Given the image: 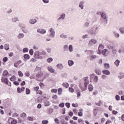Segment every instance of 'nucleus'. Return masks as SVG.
I'll list each match as a JSON object with an SVG mask.
<instances>
[{
    "mask_svg": "<svg viewBox=\"0 0 124 124\" xmlns=\"http://www.w3.org/2000/svg\"><path fill=\"white\" fill-rule=\"evenodd\" d=\"M31 93V90L29 88L26 89V94H30Z\"/></svg>",
    "mask_w": 124,
    "mask_h": 124,
    "instance_id": "ea45409f",
    "label": "nucleus"
},
{
    "mask_svg": "<svg viewBox=\"0 0 124 124\" xmlns=\"http://www.w3.org/2000/svg\"><path fill=\"white\" fill-rule=\"evenodd\" d=\"M25 37V35L23 33H20L18 34L17 36L18 39H22V38H24Z\"/></svg>",
    "mask_w": 124,
    "mask_h": 124,
    "instance_id": "ddd939ff",
    "label": "nucleus"
},
{
    "mask_svg": "<svg viewBox=\"0 0 124 124\" xmlns=\"http://www.w3.org/2000/svg\"><path fill=\"white\" fill-rule=\"evenodd\" d=\"M29 23H30V24L34 25V24L37 23V20H36V19H35V18H31L29 20Z\"/></svg>",
    "mask_w": 124,
    "mask_h": 124,
    "instance_id": "1a4fd4ad",
    "label": "nucleus"
},
{
    "mask_svg": "<svg viewBox=\"0 0 124 124\" xmlns=\"http://www.w3.org/2000/svg\"><path fill=\"white\" fill-rule=\"evenodd\" d=\"M11 21L13 23H16V22H19V18H18V16H15L12 18Z\"/></svg>",
    "mask_w": 124,
    "mask_h": 124,
    "instance_id": "9b49d317",
    "label": "nucleus"
},
{
    "mask_svg": "<svg viewBox=\"0 0 124 124\" xmlns=\"http://www.w3.org/2000/svg\"><path fill=\"white\" fill-rule=\"evenodd\" d=\"M59 107L61 108H63L64 107V103L62 102L59 104Z\"/></svg>",
    "mask_w": 124,
    "mask_h": 124,
    "instance_id": "8fccbe9b",
    "label": "nucleus"
},
{
    "mask_svg": "<svg viewBox=\"0 0 124 124\" xmlns=\"http://www.w3.org/2000/svg\"><path fill=\"white\" fill-rule=\"evenodd\" d=\"M100 24H103L106 25L108 23V19H105V18H100Z\"/></svg>",
    "mask_w": 124,
    "mask_h": 124,
    "instance_id": "423d86ee",
    "label": "nucleus"
},
{
    "mask_svg": "<svg viewBox=\"0 0 124 124\" xmlns=\"http://www.w3.org/2000/svg\"><path fill=\"white\" fill-rule=\"evenodd\" d=\"M49 32L50 33L48 35V37L50 38H54L55 37V34L56 32H55V30L53 28H50L49 29Z\"/></svg>",
    "mask_w": 124,
    "mask_h": 124,
    "instance_id": "f03ea898",
    "label": "nucleus"
},
{
    "mask_svg": "<svg viewBox=\"0 0 124 124\" xmlns=\"http://www.w3.org/2000/svg\"><path fill=\"white\" fill-rule=\"evenodd\" d=\"M37 31L41 34H45L46 33V30L43 29H37Z\"/></svg>",
    "mask_w": 124,
    "mask_h": 124,
    "instance_id": "0eeeda50",
    "label": "nucleus"
},
{
    "mask_svg": "<svg viewBox=\"0 0 124 124\" xmlns=\"http://www.w3.org/2000/svg\"><path fill=\"white\" fill-rule=\"evenodd\" d=\"M7 60H8V58H7V57H4V58H3V62H7Z\"/></svg>",
    "mask_w": 124,
    "mask_h": 124,
    "instance_id": "e2e57ef3",
    "label": "nucleus"
},
{
    "mask_svg": "<svg viewBox=\"0 0 124 124\" xmlns=\"http://www.w3.org/2000/svg\"><path fill=\"white\" fill-rule=\"evenodd\" d=\"M22 31L24 33H28V32H29V30H28L26 27L22 29Z\"/></svg>",
    "mask_w": 124,
    "mask_h": 124,
    "instance_id": "7c9ffc66",
    "label": "nucleus"
},
{
    "mask_svg": "<svg viewBox=\"0 0 124 124\" xmlns=\"http://www.w3.org/2000/svg\"><path fill=\"white\" fill-rule=\"evenodd\" d=\"M100 14H101V17L102 18V19L108 20V17H107V15L106 14L105 12H101Z\"/></svg>",
    "mask_w": 124,
    "mask_h": 124,
    "instance_id": "39448f33",
    "label": "nucleus"
},
{
    "mask_svg": "<svg viewBox=\"0 0 124 124\" xmlns=\"http://www.w3.org/2000/svg\"><path fill=\"white\" fill-rule=\"evenodd\" d=\"M65 18V14L62 13L61 14V16L57 19V21H60V20H64Z\"/></svg>",
    "mask_w": 124,
    "mask_h": 124,
    "instance_id": "9d476101",
    "label": "nucleus"
},
{
    "mask_svg": "<svg viewBox=\"0 0 124 124\" xmlns=\"http://www.w3.org/2000/svg\"><path fill=\"white\" fill-rule=\"evenodd\" d=\"M107 52V49H104L102 50L101 54H102V55H106Z\"/></svg>",
    "mask_w": 124,
    "mask_h": 124,
    "instance_id": "49530a36",
    "label": "nucleus"
},
{
    "mask_svg": "<svg viewBox=\"0 0 124 124\" xmlns=\"http://www.w3.org/2000/svg\"><path fill=\"white\" fill-rule=\"evenodd\" d=\"M84 52H85V53H87V55H93V50H85Z\"/></svg>",
    "mask_w": 124,
    "mask_h": 124,
    "instance_id": "6ab92c4d",
    "label": "nucleus"
},
{
    "mask_svg": "<svg viewBox=\"0 0 124 124\" xmlns=\"http://www.w3.org/2000/svg\"><path fill=\"white\" fill-rule=\"evenodd\" d=\"M19 66V62H16L14 63V67H18Z\"/></svg>",
    "mask_w": 124,
    "mask_h": 124,
    "instance_id": "bf43d9fd",
    "label": "nucleus"
},
{
    "mask_svg": "<svg viewBox=\"0 0 124 124\" xmlns=\"http://www.w3.org/2000/svg\"><path fill=\"white\" fill-rule=\"evenodd\" d=\"M68 64L69 66H72L74 64V62L72 60H69L68 61Z\"/></svg>",
    "mask_w": 124,
    "mask_h": 124,
    "instance_id": "a211bd4d",
    "label": "nucleus"
},
{
    "mask_svg": "<svg viewBox=\"0 0 124 124\" xmlns=\"http://www.w3.org/2000/svg\"><path fill=\"white\" fill-rule=\"evenodd\" d=\"M62 86H63V87H64L65 88H68L69 87V84H68V83L67 82H63L62 83Z\"/></svg>",
    "mask_w": 124,
    "mask_h": 124,
    "instance_id": "2f4dec72",
    "label": "nucleus"
},
{
    "mask_svg": "<svg viewBox=\"0 0 124 124\" xmlns=\"http://www.w3.org/2000/svg\"><path fill=\"white\" fill-rule=\"evenodd\" d=\"M44 3H49V0H42Z\"/></svg>",
    "mask_w": 124,
    "mask_h": 124,
    "instance_id": "69168bd1",
    "label": "nucleus"
},
{
    "mask_svg": "<svg viewBox=\"0 0 124 124\" xmlns=\"http://www.w3.org/2000/svg\"><path fill=\"white\" fill-rule=\"evenodd\" d=\"M47 62H49V63L50 62H53V58H49L48 59H47Z\"/></svg>",
    "mask_w": 124,
    "mask_h": 124,
    "instance_id": "a18cd8bd",
    "label": "nucleus"
},
{
    "mask_svg": "<svg viewBox=\"0 0 124 124\" xmlns=\"http://www.w3.org/2000/svg\"><path fill=\"white\" fill-rule=\"evenodd\" d=\"M93 81V83H94V84H96V83H97V82H98V77H97V76H95L94 77Z\"/></svg>",
    "mask_w": 124,
    "mask_h": 124,
    "instance_id": "aec40b11",
    "label": "nucleus"
},
{
    "mask_svg": "<svg viewBox=\"0 0 124 124\" xmlns=\"http://www.w3.org/2000/svg\"><path fill=\"white\" fill-rule=\"evenodd\" d=\"M95 76V75L94 74H92L90 76V82H92V81H93V78Z\"/></svg>",
    "mask_w": 124,
    "mask_h": 124,
    "instance_id": "c756f323",
    "label": "nucleus"
},
{
    "mask_svg": "<svg viewBox=\"0 0 124 124\" xmlns=\"http://www.w3.org/2000/svg\"><path fill=\"white\" fill-rule=\"evenodd\" d=\"M1 82H4L5 84L8 85V78H4L3 77L1 78Z\"/></svg>",
    "mask_w": 124,
    "mask_h": 124,
    "instance_id": "f8f14e48",
    "label": "nucleus"
},
{
    "mask_svg": "<svg viewBox=\"0 0 124 124\" xmlns=\"http://www.w3.org/2000/svg\"><path fill=\"white\" fill-rule=\"evenodd\" d=\"M61 123L62 124H67V122H65L64 119H62Z\"/></svg>",
    "mask_w": 124,
    "mask_h": 124,
    "instance_id": "5fc2aeb1",
    "label": "nucleus"
},
{
    "mask_svg": "<svg viewBox=\"0 0 124 124\" xmlns=\"http://www.w3.org/2000/svg\"><path fill=\"white\" fill-rule=\"evenodd\" d=\"M17 121L13 120L11 122V124H17Z\"/></svg>",
    "mask_w": 124,
    "mask_h": 124,
    "instance_id": "774afa93",
    "label": "nucleus"
},
{
    "mask_svg": "<svg viewBox=\"0 0 124 124\" xmlns=\"http://www.w3.org/2000/svg\"><path fill=\"white\" fill-rule=\"evenodd\" d=\"M69 91L70 93H74V89L71 87L69 88Z\"/></svg>",
    "mask_w": 124,
    "mask_h": 124,
    "instance_id": "4d7b16f0",
    "label": "nucleus"
},
{
    "mask_svg": "<svg viewBox=\"0 0 124 124\" xmlns=\"http://www.w3.org/2000/svg\"><path fill=\"white\" fill-rule=\"evenodd\" d=\"M102 72L103 74H105V75H110V71L108 70H104Z\"/></svg>",
    "mask_w": 124,
    "mask_h": 124,
    "instance_id": "f3484780",
    "label": "nucleus"
},
{
    "mask_svg": "<svg viewBox=\"0 0 124 124\" xmlns=\"http://www.w3.org/2000/svg\"><path fill=\"white\" fill-rule=\"evenodd\" d=\"M8 75V72L7 71H4L3 73V76H7Z\"/></svg>",
    "mask_w": 124,
    "mask_h": 124,
    "instance_id": "603ef678",
    "label": "nucleus"
},
{
    "mask_svg": "<svg viewBox=\"0 0 124 124\" xmlns=\"http://www.w3.org/2000/svg\"><path fill=\"white\" fill-rule=\"evenodd\" d=\"M29 54H30L31 56H32V55H33V49H31L29 50Z\"/></svg>",
    "mask_w": 124,
    "mask_h": 124,
    "instance_id": "864d4df0",
    "label": "nucleus"
},
{
    "mask_svg": "<svg viewBox=\"0 0 124 124\" xmlns=\"http://www.w3.org/2000/svg\"><path fill=\"white\" fill-rule=\"evenodd\" d=\"M118 78L119 79H123L124 78V74L122 72L120 73L119 75H118Z\"/></svg>",
    "mask_w": 124,
    "mask_h": 124,
    "instance_id": "4be33fe9",
    "label": "nucleus"
},
{
    "mask_svg": "<svg viewBox=\"0 0 124 124\" xmlns=\"http://www.w3.org/2000/svg\"><path fill=\"white\" fill-rule=\"evenodd\" d=\"M17 91L18 93H22V90H21V88H20V87L17 88Z\"/></svg>",
    "mask_w": 124,
    "mask_h": 124,
    "instance_id": "052dcab7",
    "label": "nucleus"
},
{
    "mask_svg": "<svg viewBox=\"0 0 124 124\" xmlns=\"http://www.w3.org/2000/svg\"><path fill=\"white\" fill-rule=\"evenodd\" d=\"M51 92L52 93H58V89H52L51 91Z\"/></svg>",
    "mask_w": 124,
    "mask_h": 124,
    "instance_id": "79ce46f5",
    "label": "nucleus"
},
{
    "mask_svg": "<svg viewBox=\"0 0 124 124\" xmlns=\"http://www.w3.org/2000/svg\"><path fill=\"white\" fill-rule=\"evenodd\" d=\"M120 62H121L120 61V60H116L115 61V62H114V64L115 65H116V66H119V65H120Z\"/></svg>",
    "mask_w": 124,
    "mask_h": 124,
    "instance_id": "cd10ccee",
    "label": "nucleus"
},
{
    "mask_svg": "<svg viewBox=\"0 0 124 124\" xmlns=\"http://www.w3.org/2000/svg\"><path fill=\"white\" fill-rule=\"evenodd\" d=\"M95 72L97 75H101V71L99 69H96L95 70Z\"/></svg>",
    "mask_w": 124,
    "mask_h": 124,
    "instance_id": "a878e982",
    "label": "nucleus"
},
{
    "mask_svg": "<svg viewBox=\"0 0 124 124\" xmlns=\"http://www.w3.org/2000/svg\"><path fill=\"white\" fill-rule=\"evenodd\" d=\"M98 32V27L96 25H93L89 31L88 33L92 36H94Z\"/></svg>",
    "mask_w": 124,
    "mask_h": 124,
    "instance_id": "f257e3e1",
    "label": "nucleus"
},
{
    "mask_svg": "<svg viewBox=\"0 0 124 124\" xmlns=\"http://www.w3.org/2000/svg\"><path fill=\"white\" fill-rule=\"evenodd\" d=\"M18 27H19V28H21V29H24V28L26 27V25L24 23H19L18 24Z\"/></svg>",
    "mask_w": 124,
    "mask_h": 124,
    "instance_id": "c85d7f7f",
    "label": "nucleus"
},
{
    "mask_svg": "<svg viewBox=\"0 0 124 124\" xmlns=\"http://www.w3.org/2000/svg\"><path fill=\"white\" fill-rule=\"evenodd\" d=\"M56 66H57V68H58V69H60V70H62V68H63V65L62 63L58 64L56 65Z\"/></svg>",
    "mask_w": 124,
    "mask_h": 124,
    "instance_id": "dca6fc26",
    "label": "nucleus"
},
{
    "mask_svg": "<svg viewBox=\"0 0 124 124\" xmlns=\"http://www.w3.org/2000/svg\"><path fill=\"white\" fill-rule=\"evenodd\" d=\"M41 71V68L40 67H38V66L36 67L34 70L35 72H37V71H39V72H40V71Z\"/></svg>",
    "mask_w": 124,
    "mask_h": 124,
    "instance_id": "c9c22d12",
    "label": "nucleus"
},
{
    "mask_svg": "<svg viewBox=\"0 0 124 124\" xmlns=\"http://www.w3.org/2000/svg\"><path fill=\"white\" fill-rule=\"evenodd\" d=\"M84 84H89L90 83V81H89V77H86L84 78Z\"/></svg>",
    "mask_w": 124,
    "mask_h": 124,
    "instance_id": "5701e85b",
    "label": "nucleus"
},
{
    "mask_svg": "<svg viewBox=\"0 0 124 124\" xmlns=\"http://www.w3.org/2000/svg\"><path fill=\"white\" fill-rule=\"evenodd\" d=\"M20 116L23 118L27 117V114H26V113L23 112L22 114H20Z\"/></svg>",
    "mask_w": 124,
    "mask_h": 124,
    "instance_id": "6e6d98bb",
    "label": "nucleus"
},
{
    "mask_svg": "<svg viewBox=\"0 0 124 124\" xmlns=\"http://www.w3.org/2000/svg\"><path fill=\"white\" fill-rule=\"evenodd\" d=\"M52 98H53V99H57V98H58V95H53V96H52Z\"/></svg>",
    "mask_w": 124,
    "mask_h": 124,
    "instance_id": "338daca9",
    "label": "nucleus"
},
{
    "mask_svg": "<svg viewBox=\"0 0 124 124\" xmlns=\"http://www.w3.org/2000/svg\"><path fill=\"white\" fill-rule=\"evenodd\" d=\"M83 27L84 28H89L90 27V23L89 22H86L84 24H83Z\"/></svg>",
    "mask_w": 124,
    "mask_h": 124,
    "instance_id": "b1692460",
    "label": "nucleus"
},
{
    "mask_svg": "<svg viewBox=\"0 0 124 124\" xmlns=\"http://www.w3.org/2000/svg\"><path fill=\"white\" fill-rule=\"evenodd\" d=\"M88 90L90 92H93V84L91 83L88 85Z\"/></svg>",
    "mask_w": 124,
    "mask_h": 124,
    "instance_id": "2eb2a0df",
    "label": "nucleus"
},
{
    "mask_svg": "<svg viewBox=\"0 0 124 124\" xmlns=\"http://www.w3.org/2000/svg\"><path fill=\"white\" fill-rule=\"evenodd\" d=\"M113 34L117 38H119V37H120V34L117 33L116 31L113 32Z\"/></svg>",
    "mask_w": 124,
    "mask_h": 124,
    "instance_id": "72a5a7b5",
    "label": "nucleus"
},
{
    "mask_svg": "<svg viewBox=\"0 0 124 124\" xmlns=\"http://www.w3.org/2000/svg\"><path fill=\"white\" fill-rule=\"evenodd\" d=\"M34 58L35 59H43L42 56L40 55L39 51H36L34 53Z\"/></svg>",
    "mask_w": 124,
    "mask_h": 124,
    "instance_id": "7ed1b4c3",
    "label": "nucleus"
},
{
    "mask_svg": "<svg viewBox=\"0 0 124 124\" xmlns=\"http://www.w3.org/2000/svg\"><path fill=\"white\" fill-rule=\"evenodd\" d=\"M24 61H26V60H30V55L29 54H25L24 55Z\"/></svg>",
    "mask_w": 124,
    "mask_h": 124,
    "instance_id": "393cba45",
    "label": "nucleus"
},
{
    "mask_svg": "<svg viewBox=\"0 0 124 124\" xmlns=\"http://www.w3.org/2000/svg\"><path fill=\"white\" fill-rule=\"evenodd\" d=\"M40 55V56H45L46 55V52L43 51L42 52L39 51Z\"/></svg>",
    "mask_w": 124,
    "mask_h": 124,
    "instance_id": "58836bf2",
    "label": "nucleus"
},
{
    "mask_svg": "<svg viewBox=\"0 0 124 124\" xmlns=\"http://www.w3.org/2000/svg\"><path fill=\"white\" fill-rule=\"evenodd\" d=\"M121 33H124V27H121L119 29Z\"/></svg>",
    "mask_w": 124,
    "mask_h": 124,
    "instance_id": "a19ab883",
    "label": "nucleus"
},
{
    "mask_svg": "<svg viewBox=\"0 0 124 124\" xmlns=\"http://www.w3.org/2000/svg\"><path fill=\"white\" fill-rule=\"evenodd\" d=\"M62 93V89L60 88L58 89V94L59 95H61Z\"/></svg>",
    "mask_w": 124,
    "mask_h": 124,
    "instance_id": "4c0bfd02",
    "label": "nucleus"
},
{
    "mask_svg": "<svg viewBox=\"0 0 124 124\" xmlns=\"http://www.w3.org/2000/svg\"><path fill=\"white\" fill-rule=\"evenodd\" d=\"M27 52H29V48L25 47L23 49V53H26Z\"/></svg>",
    "mask_w": 124,
    "mask_h": 124,
    "instance_id": "3c124183",
    "label": "nucleus"
},
{
    "mask_svg": "<svg viewBox=\"0 0 124 124\" xmlns=\"http://www.w3.org/2000/svg\"><path fill=\"white\" fill-rule=\"evenodd\" d=\"M25 76H27V77H30V76H31V74H30V72H29V71H26L25 73Z\"/></svg>",
    "mask_w": 124,
    "mask_h": 124,
    "instance_id": "c03bdc74",
    "label": "nucleus"
},
{
    "mask_svg": "<svg viewBox=\"0 0 124 124\" xmlns=\"http://www.w3.org/2000/svg\"><path fill=\"white\" fill-rule=\"evenodd\" d=\"M104 65L106 69H109V68H110V65L109 63H104Z\"/></svg>",
    "mask_w": 124,
    "mask_h": 124,
    "instance_id": "bb28decb",
    "label": "nucleus"
},
{
    "mask_svg": "<svg viewBox=\"0 0 124 124\" xmlns=\"http://www.w3.org/2000/svg\"><path fill=\"white\" fill-rule=\"evenodd\" d=\"M18 73L19 77H23L24 74H23V73H22V72H21V71H19Z\"/></svg>",
    "mask_w": 124,
    "mask_h": 124,
    "instance_id": "de8ad7c7",
    "label": "nucleus"
},
{
    "mask_svg": "<svg viewBox=\"0 0 124 124\" xmlns=\"http://www.w3.org/2000/svg\"><path fill=\"white\" fill-rule=\"evenodd\" d=\"M44 105L47 107L48 106H50V105H51V103L49 101H45L44 102Z\"/></svg>",
    "mask_w": 124,
    "mask_h": 124,
    "instance_id": "473e14b6",
    "label": "nucleus"
},
{
    "mask_svg": "<svg viewBox=\"0 0 124 124\" xmlns=\"http://www.w3.org/2000/svg\"><path fill=\"white\" fill-rule=\"evenodd\" d=\"M85 4V1L82 0L80 1L79 3L78 7L80 8L82 10L84 9V4Z\"/></svg>",
    "mask_w": 124,
    "mask_h": 124,
    "instance_id": "6e6552de",
    "label": "nucleus"
},
{
    "mask_svg": "<svg viewBox=\"0 0 124 124\" xmlns=\"http://www.w3.org/2000/svg\"><path fill=\"white\" fill-rule=\"evenodd\" d=\"M69 51L70 52H73V46L71 45L69 46Z\"/></svg>",
    "mask_w": 124,
    "mask_h": 124,
    "instance_id": "e433bc0d",
    "label": "nucleus"
},
{
    "mask_svg": "<svg viewBox=\"0 0 124 124\" xmlns=\"http://www.w3.org/2000/svg\"><path fill=\"white\" fill-rule=\"evenodd\" d=\"M119 53H120V54H123L124 53V49H123V47H121L119 51H118Z\"/></svg>",
    "mask_w": 124,
    "mask_h": 124,
    "instance_id": "37998d69",
    "label": "nucleus"
},
{
    "mask_svg": "<svg viewBox=\"0 0 124 124\" xmlns=\"http://www.w3.org/2000/svg\"><path fill=\"white\" fill-rule=\"evenodd\" d=\"M65 105L67 107V108H70V103H69V102L66 103Z\"/></svg>",
    "mask_w": 124,
    "mask_h": 124,
    "instance_id": "13d9d810",
    "label": "nucleus"
},
{
    "mask_svg": "<svg viewBox=\"0 0 124 124\" xmlns=\"http://www.w3.org/2000/svg\"><path fill=\"white\" fill-rule=\"evenodd\" d=\"M48 123H49V121H48V120H43L42 121V124H47Z\"/></svg>",
    "mask_w": 124,
    "mask_h": 124,
    "instance_id": "09e8293b",
    "label": "nucleus"
},
{
    "mask_svg": "<svg viewBox=\"0 0 124 124\" xmlns=\"http://www.w3.org/2000/svg\"><path fill=\"white\" fill-rule=\"evenodd\" d=\"M54 121L55 122L56 124H60V122H59V119L58 118H55L54 119Z\"/></svg>",
    "mask_w": 124,
    "mask_h": 124,
    "instance_id": "680f3d73",
    "label": "nucleus"
},
{
    "mask_svg": "<svg viewBox=\"0 0 124 124\" xmlns=\"http://www.w3.org/2000/svg\"><path fill=\"white\" fill-rule=\"evenodd\" d=\"M60 37H61V38H63V39L67 38V35L64 34H62L61 35H60Z\"/></svg>",
    "mask_w": 124,
    "mask_h": 124,
    "instance_id": "f704fd0d",
    "label": "nucleus"
},
{
    "mask_svg": "<svg viewBox=\"0 0 124 124\" xmlns=\"http://www.w3.org/2000/svg\"><path fill=\"white\" fill-rule=\"evenodd\" d=\"M115 98H116V100H117V101L120 100V96L119 95H116L115 96Z\"/></svg>",
    "mask_w": 124,
    "mask_h": 124,
    "instance_id": "0e129e2a",
    "label": "nucleus"
},
{
    "mask_svg": "<svg viewBox=\"0 0 124 124\" xmlns=\"http://www.w3.org/2000/svg\"><path fill=\"white\" fill-rule=\"evenodd\" d=\"M96 42H97V41L95 39H92L89 42V46H92V45H93L94 44H96Z\"/></svg>",
    "mask_w": 124,
    "mask_h": 124,
    "instance_id": "20e7f679",
    "label": "nucleus"
},
{
    "mask_svg": "<svg viewBox=\"0 0 124 124\" xmlns=\"http://www.w3.org/2000/svg\"><path fill=\"white\" fill-rule=\"evenodd\" d=\"M107 48H108V49H112L114 48V46L112 44H108L107 45Z\"/></svg>",
    "mask_w": 124,
    "mask_h": 124,
    "instance_id": "412c9836",
    "label": "nucleus"
},
{
    "mask_svg": "<svg viewBox=\"0 0 124 124\" xmlns=\"http://www.w3.org/2000/svg\"><path fill=\"white\" fill-rule=\"evenodd\" d=\"M47 69L51 73H55V69H54L52 66L48 67Z\"/></svg>",
    "mask_w": 124,
    "mask_h": 124,
    "instance_id": "4468645a",
    "label": "nucleus"
}]
</instances>
